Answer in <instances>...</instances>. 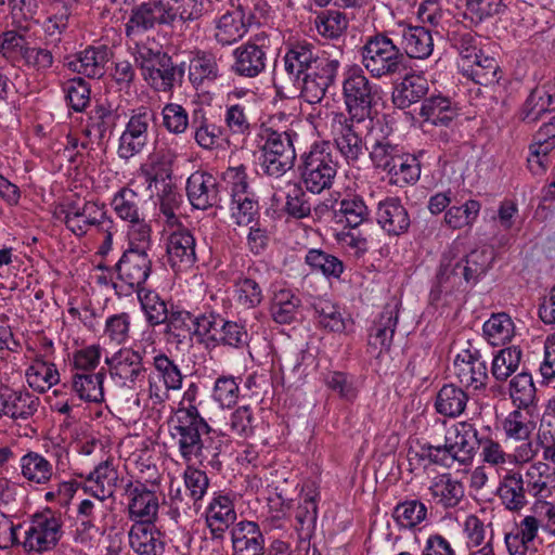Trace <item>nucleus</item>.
Here are the masks:
<instances>
[{
	"instance_id": "1",
	"label": "nucleus",
	"mask_w": 555,
	"mask_h": 555,
	"mask_svg": "<svg viewBox=\"0 0 555 555\" xmlns=\"http://www.w3.org/2000/svg\"><path fill=\"white\" fill-rule=\"evenodd\" d=\"M197 387L192 384L175 413L171 437L183 462L219 467L221 441L195 405Z\"/></svg>"
},
{
	"instance_id": "2",
	"label": "nucleus",
	"mask_w": 555,
	"mask_h": 555,
	"mask_svg": "<svg viewBox=\"0 0 555 555\" xmlns=\"http://www.w3.org/2000/svg\"><path fill=\"white\" fill-rule=\"evenodd\" d=\"M362 68L372 78L382 79L400 76L408 69V60L389 31H378L365 38L360 48Z\"/></svg>"
},
{
	"instance_id": "3",
	"label": "nucleus",
	"mask_w": 555,
	"mask_h": 555,
	"mask_svg": "<svg viewBox=\"0 0 555 555\" xmlns=\"http://www.w3.org/2000/svg\"><path fill=\"white\" fill-rule=\"evenodd\" d=\"M338 170V162L333 154L330 141L314 142L310 149L300 156L298 171L300 182L306 191L320 194L330 190Z\"/></svg>"
},
{
	"instance_id": "4",
	"label": "nucleus",
	"mask_w": 555,
	"mask_h": 555,
	"mask_svg": "<svg viewBox=\"0 0 555 555\" xmlns=\"http://www.w3.org/2000/svg\"><path fill=\"white\" fill-rule=\"evenodd\" d=\"M147 476L129 480L124 487L131 520L155 522L159 509V473L157 466L147 467Z\"/></svg>"
},
{
	"instance_id": "5",
	"label": "nucleus",
	"mask_w": 555,
	"mask_h": 555,
	"mask_svg": "<svg viewBox=\"0 0 555 555\" xmlns=\"http://www.w3.org/2000/svg\"><path fill=\"white\" fill-rule=\"evenodd\" d=\"M377 86L357 64L349 66L343 74V99L348 116L364 120L370 117Z\"/></svg>"
},
{
	"instance_id": "6",
	"label": "nucleus",
	"mask_w": 555,
	"mask_h": 555,
	"mask_svg": "<svg viewBox=\"0 0 555 555\" xmlns=\"http://www.w3.org/2000/svg\"><path fill=\"white\" fill-rule=\"evenodd\" d=\"M270 40L266 33L251 37L232 52L231 72L243 78H256L267 68Z\"/></svg>"
},
{
	"instance_id": "7",
	"label": "nucleus",
	"mask_w": 555,
	"mask_h": 555,
	"mask_svg": "<svg viewBox=\"0 0 555 555\" xmlns=\"http://www.w3.org/2000/svg\"><path fill=\"white\" fill-rule=\"evenodd\" d=\"M154 120L155 113L147 106H140L131 111L118 140L117 153L119 158L128 160L146 147L150 129Z\"/></svg>"
},
{
	"instance_id": "8",
	"label": "nucleus",
	"mask_w": 555,
	"mask_h": 555,
	"mask_svg": "<svg viewBox=\"0 0 555 555\" xmlns=\"http://www.w3.org/2000/svg\"><path fill=\"white\" fill-rule=\"evenodd\" d=\"M61 214L66 229L78 237L85 236L92 228L100 231L105 225H113L105 205L98 202L88 201L81 206L70 204Z\"/></svg>"
},
{
	"instance_id": "9",
	"label": "nucleus",
	"mask_w": 555,
	"mask_h": 555,
	"mask_svg": "<svg viewBox=\"0 0 555 555\" xmlns=\"http://www.w3.org/2000/svg\"><path fill=\"white\" fill-rule=\"evenodd\" d=\"M361 121L341 112L332 115L331 133L333 141L348 165H354L364 155L365 143L356 126Z\"/></svg>"
},
{
	"instance_id": "10",
	"label": "nucleus",
	"mask_w": 555,
	"mask_h": 555,
	"mask_svg": "<svg viewBox=\"0 0 555 555\" xmlns=\"http://www.w3.org/2000/svg\"><path fill=\"white\" fill-rule=\"evenodd\" d=\"M155 373L149 375V396L154 404H160L169 398L170 390L182 387L183 375L173 360L160 352L153 358Z\"/></svg>"
},
{
	"instance_id": "11",
	"label": "nucleus",
	"mask_w": 555,
	"mask_h": 555,
	"mask_svg": "<svg viewBox=\"0 0 555 555\" xmlns=\"http://www.w3.org/2000/svg\"><path fill=\"white\" fill-rule=\"evenodd\" d=\"M61 456L62 451L42 454L38 451L28 450L20 457V475L30 487L47 488L56 479L57 464Z\"/></svg>"
},
{
	"instance_id": "12",
	"label": "nucleus",
	"mask_w": 555,
	"mask_h": 555,
	"mask_svg": "<svg viewBox=\"0 0 555 555\" xmlns=\"http://www.w3.org/2000/svg\"><path fill=\"white\" fill-rule=\"evenodd\" d=\"M437 283L430 291V302L438 305H449L450 298L460 292H465L474 283L469 279L464 264L461 260L452 262L442 260L437 272Z\"/></svg>"
},
{
	"instance_id": "13",
	"label": "nucleus",
	"mask_w": 555,
	"mask_h": 555,
	"mask_svg": "<svg viewBox=\"0 0 555 555\" xmlns=\"http://www.w3.org/2000/svg\"><path fill=\"white\" fill-rule=\"evenodd\" d=\"M61 526L60 519L51 509L35 514L25 532L24 547L36 553L52 550L61 539Z\"/></svg>"
},
{
	"instance_id": "14",
	"label": "nucleus",
	"mask_w": 555,
	"mask_h": 555,
	"mask_svg": "<svg viewBox=\"0 0 555 555\" xmlns=\"http://www.w3.org/2000/svg\"><path fill=\"white\" fill-rule=\"evenodd\" d=\"M204 515L210 540L222 544L227 532L236 524L237 515L233 496L229 493L215 492Z\"/></svg>"
},
{
	"instance_id": "15",
	"label": "nucleus",
	"mask_w": 555,
	"mask_h": 555,
	"mask_svg": "<svg viewBox=\"0 0 555 555\" xmlns=\"http://www.w3.org/2000/svg\"><path fill=\"white\" fill-rule=\"evenodd\" d=\"M157 26H169L164 2L147 0L130 9L125 23V35L132 40Z\"/></svg>"
},
{
	"instance_id": "16",
	"label": "nucleus",
	"mask_w": 555,
	"mask_h": 555,
	"mask_svg": "<svg viewBox=\"0 0 555 555\" xmlns=\"http://www.w3.org/2000/svg\"><path fill=\"white\" fill-rule=\"evenodd\" d=\"M117 279L128 287V292L145 289L143 285L152 272V259L147 253L126 249L115 264Z\"/></svg>"
},
{
	"instance_id": "17",
	"label": "nucleus",
	"mask_w": 555,
	"mask_h": 555,
	"mask_svg": "<svg viewBox=\"0 0 555 555\" xmlns=\"http://www.w3.org/2000/svg\"><path fill=\"white\" fill-rule=\"evenodd\" d=\"M111 376L118 379L122 386L133 388L142 383L146 369L143 364V356L131 348H121L111 358L105 359Z\"/></svg>"
},
{
	"instance_id": "18",
	"label": "nucleus",
	"mask_w": 555,
	"mask_h": 555,
	"mask_svg": "<svg viewBox=\"0 0 555 555\" xmlns=\"http://www.w3.org/2000/svg\"><path fill=\"white\" fill-rule=\"evenodd\" d=\"M186 195L196 209L217 208L222 201L221 184L212 173L197 170L186 180Z\"/></svg>"
},
{
	"instance_id": "19",
	"label": "nucleus",
	"mask_w": 555,
	"mask_h": 555,
	"mask_svg": "<svg viewBox=\"0 0 555 555\" xmlns=\"http://www.w3.org/2000/svg\"><path fill=\"white\" fill-rule=\"evenodd\" d=\"M0 405V417L27 421L38 411L40 399L24 387L14 389L8 385H1Z\"/></svg>"
},
{
	"instance_id": "20",
	"label": "nucleus",
	"mask_w": 555,
	"mask_h": 555,
	"mask_svg": "<svg viewBox=\"0 0 555 555\" xmlns=\"http://www.w3.org/2000/svg\"><path fill=\"white\" fill-rule=\"evenodd\" d=\"M453 373L461 384L479 390L486 387L488 380L487 362L479 350H463L453 362Z\"/></svg>"
},
{
	"instance_id": "21",
	"label": "nucleus",
	"mask_w": 555,
	"mask_h": 555,
	"mask_svg": "<svg viewBox=\"0 0 555 555\" xmlns=\"http://www.w3.org/2000/svg\"><path fill=\"white\" fill-rule=\"evenodd\" d=\"M195 238L186 228L172 231L166 243L167 260L176 272L185 271L196 261Z\"/></svg>"
},
{
	"instance_id": "22",
	"label": "nucleus",
	"mask_w": 555,
	"mask_h": 555,
	"mask_svg": "<svg viewBox=\"0 0 555 555\" xmlns=\"http://www.w3.org/2000/svg\"><path fill=\"white\" fill-rule=\"evenodd\" d=\"M113 56V51L106 44L89 46L76 53L66 63L68 69L88 78L100 79L105 74V66Z\"/></svg>"
},
{
	"instance_id": "23",
	"label": "nucleus",
	"mask_w": 555,
	"mask_h": 555,
	"mask_svg": "<svg viewBox=\"0 0 555 555\" xmlns=\"http://www.w3.org/2000/svg\"><path fill=\"white\" fill-rule=\"evenodd\" d=\"M184 63L175 64L171 56L163 53L158 63L144 68L143 79L158 92H170L176 83H181L184 77Z\"/></svg>"
},
{
	"instance_id": "24",
	"label": "nucleus",
	"mask_w": 555,
	"mask_h": 555,
	"mask_svg": "<svg viewBox=\"0 0 555 555\" xmlns=\"http://www.w3.org/2000/svg\"><path fill=\"white\" fill-rule=\"evenodd\" d=\"M232 555H264L266 538L251 520L237 521L230 530Z\"/></svg>"
},
{
	"instance_id": "25",
	"label": "nucleus",
	"mask_w": 555,
	"mask_h": 555,
	"mask_svg": "<svg viewBox=\"0 0 555 555\" xmlns=\"http://www.w3.org/2000/svg\"><path fill=\"white\" fill-rule=\"evenodd\" d=\"M429 501L443 509L455 508L464 500V483L450 473L435 476L429 483Z\"/></svg>"
},
{
	"instance_id": "26",
	"label": "nucleus",
	"mask_w": 555,
	"mask_h": 555,
	"mask_svg": "<svg viewBox=\"0 0 555 555\" xmlns=\"http://www.w3.org/2000/svg\"><path fill=\"white\" fill-rule=\"evenodd\" d=\"M376 221L389 236L402 235L411 225L409 212L399 197H386L378 203Z\"/></svg>"
},
{
	"instance_id": "27",
	"label": "nucleus",
	"mask_w": 555,
	"mask_h": 555,
	"mask_svg": "<svg viewBox=\"0 0 555 555\" xmlns=\"http://www.w3.org/2000/svg\"><path fill=\"white\" fill-rule=\"evenodd\" d=\"M528 490L519 470L511 469L500 478L495 494L503 507L511 513H519L528 504Z\"/></svg>"
},
{
	"instance_id": "28",
	"label": "nucleus",
	"mask_w": 555,
	"mask_h": 555,
	"mask_svg": "<svg viewBox=\"0 0 555 555\" xmlns=\"http://www.w3.org/2000/svg\"><path fill=\"white\" fill-rule=\"evenodd\" d=\"M191 127L193 138L199 147L206 151L218 150L225 141V129L218 125L214 117L207 116L202 108L195 109L192 114Z\"/></svg>"
},
{
	"instance_id": "29",
	"label": "nucleus",
	"mask_w": 555,
	"mask_h": 555,
	"mask_svg": "<svg viewBox=\"0 0 555 555\" xmlns=\"http://www.w3.org/2000/svg\"><path fill=\"white\" fill-rule=\"evenodd\" d=\"M130 547L138 555H163L166 542L155 522L135 521L129 532Z\"/></svg>"
},
{
	"instance_id": "30",
	"label": "nucleus",
	"mask_w": 555,
	"mask_h": 555,
	"mask_svg": "<svg viewBox=\"0 0 555 555\" xmlns=\"http://www.w3.org/2000/svg\"><path fill=\"white\" fill-rule=\"evenodd\" d=\"M555 149V116L544 122L534 134L529 147L528 166L533 173L545 171L550 165V153Z\"/></svg>"
},
{
	"instance_id": "31",
	"label": "nucleus",
	"mask_w": 555,
	"mask_h": 555,
	"mask_svg": "<svg viewBox=\"0 0 555 555\" xmlns=\"http://www.w3.org/2000/svg\"><path fill=\"white\" fill-rule=\"evenodd\" d=\"M540 524L538 514L531 512L516 522L511 532L505 533L504 541L509 555H527L542 529Z\"/></svg>"
},
{
	"instance_id": "32",
	"label": "nucleus",
	"mask_w": 555,
	"mask_h": 555,
	"mask_svg": "<svg viewBox=\"0 0 555 555\" xmlns=\"http://www.w3.org/2000/svg\"><path fill=\"white\" fill-rule=\"evenodd\" d=\"M320 50L307 40L291 42L283 57L286 73L299 80L315 63Z\"/></svg>"
},
{
	"instance_id": "33",
	"label": "nucleus",
	"mask_w": 555,
	"mask_h": 555,
	"mask_svg": "<svg viewBox=\"0 0 555 555\" xmlns=\"http://www.w3.org/2000/svg\"><path fill=\"white\" fill-rule=\"evenodd\" d=\"M176 158L177 154L173 151L164 149L156 150L149 155L146 162L139 168V175L144 179L149 189L171 179Z\"/></svg>"
},
{
	"instance_id": "34",
	"label": "nucleus",
	"mask_w": 555,
	"mask_h": 555,
	"mask_svg": "<svg viewBox=\"0 0 555 555\" xmlns=\"http://www.w3.org/2000/svg\"><path fill=\"white\" fill-rule=\"evenodd\" d=\"M401 51L405 60H426L434 51L433 30L425 26L405 25L401 29Z\"/></svg>"
},
{
	"instance_id": "35",
	"label": "nucleus",
	"mask_w": 555,
	"mask_h": 555,
	"mask_svg": "<svg viewBox=\"0 0 555 555\" xmlns=\"http://www.w3.org/2000/svg\"><path fill=\"white\" fill-rule=\"evenodd\" d=\"M118 473L113 460H105L94 467L86 477L85 491L99 501L112 496L115 492Z\"/></svg>"
},
{
	"instance_id": "36",
	"label": "nucleus",
	"mask_w": 555,
	"mask_h": 555,
	"mask_svg": "<svg viewBox=\"0 0 555 555\" xmlns=\"http://www.w3.org/2000/svg\"><path fill=\"white\" fill-rule=\"evenodd\" d=\"M301 299L291 288L275 287L270 299V315L278 324H292L300 317Z\"/></svg>"
},
{
	"instance_id": "37",
	"label": "nucleus",
	"mask_w": 555,
	"mask_h": 555,
	"mask_svg": "<svg viewBox=\"0 0 555 555\" xmlns=\"http://www.w3.org/2000/svg\"><path fill=\"white\" fill-rule=\"evenodd\" d=\"M163 325H165L164 335L167 343L179 346L194 336L195 314L179 305L171 304V312Z\"/></svg>"
},
{
	"instance_id": "38",
	"label": "nucleus",
	"mask_w": 555,
	"mask_h": 555,
	"mask_svg": "<svg viewBox=\"0 0 555 555\" xmlns=\"http://www.w3.org/2000/svg\"><path fill=\"white\" fill-rule=\"evenodd\" d=\"M524 480L528 490L535 500H546L555 490V468L546 462H537L530 465Z\"/></svg>"
},
{
	"instance_id": "39",
	"label": "nucleus",
	"mask_w": 555,
	"mask_h": 555,
	"mask_svg": "<svg viewBox=\"0 0 555 555\" xmlns=\"http://www.w3.org/2000/svg\"><path fill=\"white\" fill-rule=\"evenodd\" d=\"M262 417L250 405H241L233 410L225 423L231 436L240 439H250L263 429Z\"/></svg>"
},
{
	"instance_id": "40",
	"label": "nucleus",
	"mask_w": 555,
	"mask_h": 555,
	"mask_svg": "<svg viewBox=\"0 0 555 555\" xmlns=\"http://www.w3.org/2000/svg\"><path fill=\"white\" fill-rule=\"evenodd\" d=\"M248 31L245 12L242 7L227 11L217 21L215 39L221 46H230L241 40Z\"/></svg>"
},
{
	"instance_id": "41",
	"label": "nucleus",
	"mask_w": 555,
	"mask_h": 555,
	"mask_svg": "<svg viewBox=\"0 0 555 555\" xmlns=\"http://www.w3.org/2000/svg\"><path fill=\"white\" fill-rule=\"evenodd\" d=\"M474 435L469 422H459L446 434L444 441L455 462L462 465L472 462L476 451L472 440Z\"/></svg>"
},
{
	"instance_id": "42",
	"label": "nucleus",
	"mask_w": 555,
	"mask_h": 555,
	"mask_svg": "<svg viewBox=\"0 0 555 555\" xmlns=\"http://www.w3.org/2000/svg\"><path fill=\"white\" fill-rule=\"evenodd\" d=\"M370 209L363 197L359 194H346L334 209V218L337 223H341L350 229H356L369 221Z\"/></svg>"
},
{
	"instance_id": "43",
	"label": "nucleus",
	"mask_w": 555,
	"mask_h": 555,
	"mask_svg": "<svg viewBox=\"0 0 555 555\" xmlns=\"http://www.w3.org/2000/svg\"><path fill=\"white\" fill-rule=\"evenodd\" d=\"M459 68L465 77L478 85L489 86L500 80L496 60L485 55L482 51L470 61L459 63Z\"/></svg>"
},
{
	"instance_id": "44",
	"label": "nucleus",
	"mask_w": 555,
	"mask_h": 555,
	"mask_svg": "<svg viewBox=\"0 0 555 555\" xmlns=\"http://www.w3.org/2000/svg\"><path fill=\"white\" fill-rule=\"evenodd\" d=\"M468 400V393L463 388L446 384L438 390L434 406L438 414L457 418L465 412Z\"/></svg>"
},
{
	"instance_id": "45",
	"label": "nucleus",
	"mask_w": 555,
	"mask_h": 555,
	"mask_svg": "<svg viewBox=\"0 0 555 555\" xmlns=\"http://www.w3.org/2000/svg\"><path fill=\"white\" fill-rule=\"evenodd\" d=\"M429 85L422 75H405L392 92V102L398 108H408L413 103L421 101L428 93Z\"/></svg>"
},
{
	"instance_id": "46",
	"label": "nucleus",
	"mask_w": 555,
	"mask_h": 555,
	"mask_svg": "<svg viewBox=\"0 0 555 555\" xmlns=\"http://www.w3.org/2000/svg\"><path fill=\"white\" fill-rule=\"evenodd\" d=\"M385 173L390 185L404 188L418 181L421 165L414 155L403 151Z\"/></svg>"
},
{
	"instance_id": "47",
	"label": "nucleus",
	"mask_w": 555,
	"mask_h": 555,
	"mask_svg": "<svg viewBox=\"0 0 555 555\" xmlns=\"http://www.w3.org/2000/svg\"><path fill=\"white\" fill-rule=\"evenodd\" d=\"M398 319L399 313L397 307L386 306L371 327L370 346L374 348L379 347L380 351L389 350L397 328Z\"/></svg>"
},
{
	"instance_id": "48",
	"label": "nucleus",
	"mask_w": 555,
	"mask_h": 555,
	"mask_svg": "<svg viewBox=\"0 0 555 555\" xmlns=\"http://www.w3.org/2000/svg\"><path fill=\"white\" fill-rule=\"evenodd\" d=\"M105 374L102 371L96 373L76 372L72 376L73 392L85 402H102L104 400Z\"/></svg>"
},
{
	"instance_id": "49",
	"label": "nucleus",
	"mask_w": 555,
	"mask_h": 555,
	"mask_svg": "<svg viewBox=\"0 0 555 555\" xmlns=\"http://www.w3.org/2000/svg\"><path fill=\"white\" fill-rule=\"evenodd\" d=\"M220 76L216 56L210 52L197 51L190 60L189 80L195 87H203Z\"/></svg>"
},
{
	"instance_id": "50",
	"label": "nucleus",
	"mask_w": 555,
	"mask_h": 555,
	"mask_svg": "<svg viewBox=\"0 0 555 555\" xmlns=\"http://www.w3.org/2000/svg\"><path fill=\"white\" fill-rule=\"evenodd\" d=\"M259 137L263 141L260 151L268 150V152L283 156H292V153H296L294 142L298 134L291 128L278 130L272 127H261Z\"/></svg>"
},
{
	"instance_id": "51",
	"label": "nucleus",
	"mask_w": 555,
	"mask_h": 555,
	"mask_svg": "<svg viewBox=\"0 0 555 555\" xmlns=\"http://www.w3.org/2000/svg\"><path fill=\"white\" fill-rule=\"evenodd\" d=\"M420 116L431 125L448 126L456 116V112L448 96L431 95L423 101Z\"/></svg>"
},
{
	"instance_id": "52",
	"label": "nucleus",
	"mask_w": 555,
	"mask_h": 555,
	"mask_svg": "<svg viewBox=\"0 0 555 555\" xmlns=\"http://www.w3.org/2000/svg\"><path fill=\"white\" fill-rule=\"evenodd\" d=\"M534 428L535 423L530 412L524 408L509 412L502 422V429L508 440L527 441Z\"/></svg>"
},
{
	"instance_id": "53",
	"label": "nucleus",
	"mask_w": 555,
	"mask_h": 555,
	"mask_svg": "<svg viewBox=\"0 0 555 555\" xmlns=\"http://www.w3.org/2000/svg\"><path fill=\"white\" fill-rule=\"evenodd\" d=\"M348 25L346 13L336 9L322 11L314 18L317 33L326 40H339L346 34Z\"/></svg>"
},
{
	"instance_id": "54",
	"label": "nucleus",
	"mask_w": 555,
	"mask_h": 555,
	"mask_svg": "<svg viewBox=\"0 0 555 555\" xmlns=\"http://www.w3.org/2000/svg\"><path fill=\"white\" fill-rule=\"evenodd\" d=\"M305 263L312 272L321 273L327 279L339 280L345 271V264L338 257L319 248L307 251Z\"/></svg>"
},
{
	"instance_id": "55",
	"label": "nucleus",
	"mask_w": 555,
	"mask_h": 555,
	"mask_svg": "<svg viewBox=\"0 0 555 555\" xmlns=\"http://www.w3.org/2000/svg\"><path fill=\"white\" fill-rule=\"evenodd\" d=\"M138 298L149 325H163L171 312V305L164 300L158 293L151 289L139 291Z\"/></svg>"
},
{
	"instance_id": "56",
	"label": "nucleus",
	"mask_w": 555,
	"mask_h": 555,
	"mask_svg": "<svg viewBox=\"0 0 555 555\" xmlns=\"http://www.w3.org/2000/svg\"><path fill=\"white\" fill-rule=\"evenodd\" d=\"M140 203L141 197L138 192L128 186H122L114 194L111 206L116 216L128 223L143 217Z\"/></svg>"
},
{
	"instance_id": "57",
	"label": "nucleus",
	"mask_w": 555,
	"mask_h": 555,
	"mask_svg": "<svg viewBox=\"0 0 555 555\" xmlns=\"http://www.w3.org/2000/svg\"><path fill=\"white\" fill-rule=\"evenodd\" d=\"M428 508L418 499L399 502L392 509V518L400 528L414 529L427 519Z\"/></svg>"
},
{
	"instance_id": "58",
	"label": "nucleus",
	"mask_w": 555,
	"mask_h": 555,
	"mask_svg": "<svg viewBox=\"0 0 555 555\" xmlns=\"http://www.w3.org/2000/svg\"><path fill=\"white\" fill-rule=\"evenodd\" d=\"M482 330L486 339L492 346L505 345L515 334L514 322L505 312L493 313L485 322Z\"/></svg>"
},
{
	"instance_id": "59",
	"label": "nucleus",
	"mask_w": 555,
	"mask_h": 555,
	"mask_svg": "<svg viewBox=\"0 0 555 555\" xmlns=\"http://www.w3.org/2000/svg\"><path fill=\"white\" fill-rule=\"evenodd\" d=\"M26 377L29 386L41 392L51 388L60 380V374L54 363L36 359L27 369Z\"/></svg>"
},
{
	"instance_id": "60",
	"label": "nucleus",
	"mask_w": 555,
	"mask_h": 555,
	"mask_svg": "<svg viewBox=\"0 0 555 555\" xmlns=\"http://www.w3.org/2000/svg\"><path fill=\"white\" fill-rule=\"evenodd\" d=\"M169 26L177 21L193 22L204 13L203 0H163Z\"/></svg>"
},
{
	"instance_id": "61",
	"label": "nucleus",
	"mask_w": 555,
	"mask_h": 555,
	"mask_svg": "<svg viewBox=\"0 0 555 555\" xmlns=\"http://www.w3.org/2000/svg\"><path fill=\"white\" fill-rule=\"evenodd\" d=\"M73 10L59 2H52L50 7V15L43 22V30L48 42L57 46L61 41L62 34L67 29L68 22Z\"/></svg>"
},
{
	"instance_id": "62",
	"label": "nucleus",
	"mask_w": 555,
	"mask_h": 555,
	"mask_svg": "<svg viewBox=\"0 0 555 555\" xmlns=\"http://www.w3.org/2000/svg\"><path fill=\"white\" fill-rule=\"evenodd\" d=\"M318 324L328 332L341 333L346 328L339 307L333 301L319 298L313 304Z\"/></svg>"
},
{
	"instance_id": "63",
	"label": "nucleus",
	"mask_w": 555,
	"mask_h": 555,
	"mask_svg": "<svg viewBox=\"0 0 555 555\" xmlns=\"http://www.w3.org/2000/svg\"><path fill=\"white\" fill-rule=\"evenodd\" d=\"M234 292L240 306L245 309H254L263 300L262 287L251 275H241L234 282Z\"/></svg>"
},
{
	"instance_id": "64",
	"label": "nucleus",
	"mask_w": 555,
	"mask_h": 555,
	"mask_svg": "<svg viewBox=\"0 0 555 555\" xmlns=\"http://www.w3.org/2000/svg\"><path fill=\"white\" fill-rule=\"evenodd\" d=\"M521 349L513 346L500 350L492 360L491 374L496 380H506L514 374L521 361Z\"/></svg>"
}]
</instances>
